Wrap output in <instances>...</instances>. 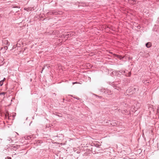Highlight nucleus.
Returning <instances> with one entry per match:
<instances>
[{
	"instance_id": "obj_1",
	"label": "nucleus",
	"mask_w": 159,
	"mask_h": 159,
	"mask_svg": "<svg viewBox=\"0 0 159 159\" xmlns=\"http://www.w3.org/2000/svg\"><path fill=\"white\" fill-rule=\"evenodd\" d=\"M134 90L136 92L137 90V89L135 88H129L126 90V94L127 95H130L133 94L134 93Z\"/></svg>"
},
{
	"instance_id": "obj_2",
	"label": "nucleus",
	"mask_w": 159,
	"mask_h": 159,
	"mask_svg": "<svg viewBox=\"0 0 159 159\" xmlns=\"http://www.w3.org/2000/svg\"><path fill=\"white\" fill-rule=\"evenodd\" d=\"M136 107L135 106L132 107L130 109L132 112L136 111L137 109L140 107V104L139 103H137L136 105Z\"/></svg>"
},
{
	"instance_id": "obj_3",
	"label": "nucleus",
	"mask_w": 159,
	"mask_h": 159,
	"mask_svg": "<svg viewBox=\"0 0 159 159\" xmlns=\"http://www.w3.org/2000/svg\"><path fill=\"white\" fill-rule=\"evenodd\" d=\"M120 71L114 70L112 71V73L118 77H120L121 75Z\"/></svg>"
},
{
	"instance_id": "obj_4",
	"label": "nucleus",
	"mask_w": 159,
	"mask_h": 159,
	"mask_svg": "<svg viewBox=\"0 0 159 159\" xmlns=\"http://www.w3.org/2000/svg\"><path fill=\"white\" fill-rule=\"evenodd\" d=\"M104 93L107 95H112V93L111 91L108 89H104Z\"/></svg>"
},
{
	"instance_id": "obj_5",
	"label": "nucleus",
	"mask_w": 159,
	"mask_h": 159,
	"mask_svg": "<svg viewBox=\"0 0 159 159\" xmlns=\"http://www.w3.org/2000/svg\"><path fill=\"white\" fill-rule=\"evenodd\" d=\"M142 82L145 84L146 85H148L150 81L148 80H142Z\"/></svg>"
},
{
	"instance_id": "obj_6",
	"label": "nucleus",
	"mask_w": 159,
	"mask_h": 159,
	"mask_svg": "<svg viewBox=\"0 0 159 159\" xmlns=\"http://www.w3.org/2000/svg\"><path fill=\"white\" fill-rule=\"evenodd\" d=\"M121 71V72H120V73H121V75H125L126 76H127L125 74V71ZM130 72H129L128 73V76H130Z\"/></svg>"
},
{
	"instance_id": "obj_7",
	"label": "nucleus",
	"mask_w": 159,
	"mask_h": 159,
	"mask_svg": "<svg viewBox=\"0 0 159 159\" xmlns=\"http://www.w3.org/2000/svg\"><path fill=\"white\" fill-rule=\"evenodd\" d=\"M115 90H114V92H115V89L117 90L118 91H119L120 90V88L118 86L115 85V86L114 87Z\"/></svg>"
},
{
	"instance_id": "obj_8",
	"label": "nucleus",
	"mask_w": 159,
	"mask_h": 159,
	"mask_svg": "<svg viewBox=\"0 0 159 159\" xmlns=\"http://www.w3.org/2000/svg\"><path fill=\"white\" fill-rule=\"evenodd\" d=\"M151 43L150 42H148L146 43V46L148 48H149L151 46Z\"/></svg>"
},
{
	"instance_id": "obj_9",
	"label": "nucleus",
	"mask_w": 159,
	"mask_h": 159,
	"mask_svg": "<svg viewBox=\"0 0 159 159\" xmlns=\"http://www.w3.org/2000/svg\"><path fill=\"white\" fill-rule=\"evenodd\" d=\"M7 140L8 141L9 143H12L13 141L10 138H8Z\"/></svg>"
},
{
	"instance_id": "obj_10",
	"label": "nucleus",
	"mask_w": 159,
	"mask_h": 159,
	"mask_svg": "<svg viewBox=\"0 0 159 159\" xmlns=\"http://www.w3.org/2000/svg\"><path fill=\"white\" fill-rule=\"evenodd\" d=\"M5 79V78H4L3 80L0 81V85L1 86H2L3 84V82Z\"/></svg>"
},
{
	"instance_id": "obj_11",
	"label": "nucleus",
	"mask_w": 159,
	"mask_h": 159,
	"mask_svg": "<svg viewBox=\"0 0 159 159\" xmlns=\"http://www.w3.org/2000/svg\"><path fill=\"white\" fill-rule=\"evenodd\" d=\"M115 56L117 57L118 58H120V59H121L120 58V57L121 56H120L118 55H117L116 54H115Z\"/></svg>"
},
{
	"instance_id": "obj_12",
	"label": "nucleus",
	"mask_w": 159,
	"mask_h": 159,
	"mask_svg": "<svg viewBox=\"0 0 159 159\" xmlns=\"http://www.w3.org/2000/svg\"><path fill=\"white\" fill-rule=\"evenodd\" d=\"M5 94V92H2V93H0V95H4Z\"/></svg>"
},
{
	"instance_id": "obj_13",
	"label": "nucleus",
	"mask_w": 159,
	"mask_h": 159,
	"mask_svg": "<svg viewBox=\"0 0 159 159\" xmlns=\"http://www.w3.org/2000/svg\"><path fill=\"white\" fill-rule=\"evenodd\" d=\"M4 48L5 49V50H7L8 49V47L7 46H5L4 47Z\"/></svg>"
},
{
	"instance_id": "obj_14",
	"label": "nucleus",
	"mask_w": 159,
	"mask_h": 159,
	"mask_svg": "<svg viewBox=\"0 0 159 159\" xmlns=\"http://www.w3.org/2000/svg\"><path fill=\"white\" fill-rule=\"evenodd\" d=\"M12 7L13 8L16 7V8H19V7L18 6H16V7H15L14 6H12Z\"/></svg>"
},
{
	"instance_id": "obj_15",
	"label": "nucleus",
	"mask_w": 159,
	"mask_h": 159,
	"mask_svg": "<svg viewBox=\"0 0 159 159\" xmlns=\"http://www.w3.org/2000/svg\"><path fill=\"white\" fill-rule=\"evenodd\" d=\"M110 75L111 76H113V75H115V74H113V73H112V72H111V73L110 74Z\"/></svg>"
},
{
	"instance_id": "obj_16",
	"label": "nucleus",
	"mask_w": 159,
	"mask_h": 159,
	"mask_svg": "<svg viewBox=\"0 0 159 159\" xmlns=\"http://www.w3.org/2000/svg\"><path fill=\"white\" fill-rule=\"evenodd\" d=\"M7 159H11V158L8 157H7Z\"/></svg>"
},
{
	"instance_id": "obj_17",
	"label": "nucleus",
	"mask_w": 159,
	"mask_h": 159,
	"mask_svg": "<svg viewBox=\"0 0 159 159\" xmlns=\"http://www.w3.org/2000/svg\"><path fill=\"white\" fill-rule=\"evenodd\" d=\"M156 31H157L158 32H159V27L157 29V30H156Z\"/></svg>"
},
{
	"instance_id": "obj_18",
	"label": "nucleus",
	"mask_w": 159,
	"mask_h": 159,
	"mask_svg": "<svg viewBox=\"0 0 159 159\" xmlns=\"http://www.w3.org/2000/svg\"><path fill=\"white\" fill-rule=\"evenodd\" d=\"M77 83V82H73V84H76V83Z\"/></svg>"
},
{
	"instance_id": "obj_19",
	"label": "nucleus",
	"mask_w": 159,
	"mask_h": 159,
	"mask_svg": "<svg viewBox=\"0 0 159 159\" xmlns=\"http://www.w3.org/2000/svg\"><path fill=\"white\" fill-rule=\"evenodd\" d=\"M99 98H102V97L101 96H98Z\"/></svg>"
},
{
	"instance_id": "obj_20",
	"label": "nucleus",
	"mask_w": 159,
	"mask_h": 159,
	"mask_svg": "<svg viewBox=\"0 0 159 159\" xmlns=\"http://www.w3.org/2000/svg\"><path fill=\"white\" fill-rule=\"evenodd\" d=\"M44 69V68H43V69H42V71L41 72V73H42V71H43V70Z\"/></svg>"
},
{
	"instance_id": "obj_21",
	"label": "nucleus",
	"mask_w": 159,
	"mask_h": 159,
	"mask_svg": "<svg viewBox=\"0 0 159 159\" xmlns=\"http://www.w3.org/2000/svg\"><path fill=\"white\" fill-rule=\"evenodd\" d=\"M76 99H79V98L78 97H77L76 98H75Z\"/></svg>"
},
{
	"instance_id": "obj_22",
	"label": "nucleus",
	"mask_w": 159,
	"mask_h": 159,
	"mask_svg": "<svg viewBox=\"0 0 159 159\" xmlns=\"http://www.w3.org/2000/svg\"><path fill=\"white\" fill-rule=\"evenodd\" d=\"M158 21L159 22V18L158 19Z\"/></svg>"
},
{
	"instance_id": "obj_23",
	"label": "nucleus",
	"mask_w": 159,
	"mask_h": 159,
	"mask_svg": "<svg viewBox=\"0 0 159 159\" xmlns=\"http://www.w3.org/2000/svg\"><path fill=\"white\" fill-rule=\"evenodd\" d=\"M95 95L97 96V95Z\"/></svg>"
}]
</instances>
